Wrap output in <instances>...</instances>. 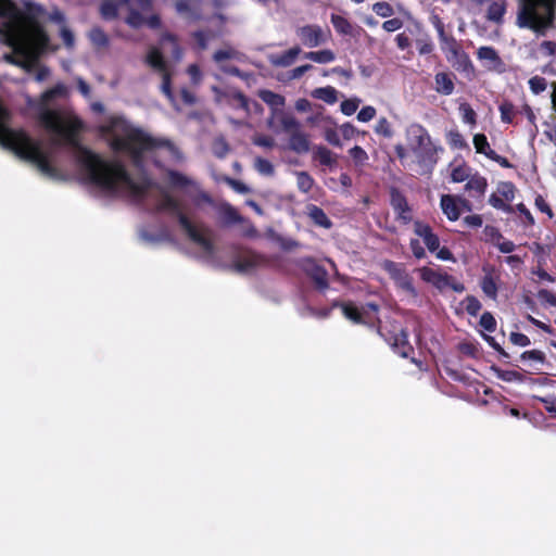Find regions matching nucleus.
I'll use <instances>...</instances> for the list:
<instances>
[{"label": "nucleus", "mask_w": 556, "mask_h": 556, "mask_svg": "<svg viewBox=\"0 0 556 556\" xmlns=\"http://www.w3.org/2000/svg\"><path fill=\"white\" fill-rule=\"evenodd\" d=\"M66 94L67 87L62 83L47 90L41 97L39 122L50 134L52 147L65 143L73 147L87 179L104 193L141 199L152 187L147 176L150 164L161 167L164 161L179 163L184 160L180 150L169 139L154 137L132 127L123 118L113 117L101 126V131L108 137L112 149L127 154L140 170L139 177L132 178L117 162L104 161L76 142L75 136L81 127L77 116L68 110L48 106L53 98Z\"/></svg>", "instance_id": "obj_1"}, {"label": "nucleus", "mask_w": 556, "mask_h": 556, "mask_svg": "<svg viewBox=\"0 0 556 556\" xmlns=\"http://www.w3.org/2000/svg\"><path fill=\"white\" fill-rule=\"evenodd\" d=\"M167 177L173 187L184 191L185 198L179 200L167 192H162L156 203L157 210L177 217L179 226L199 248L203 256L211 257L214 254L212 231L191 219L195 210L212 204L211 197L200 188L195 180L179 172L169 170Z\"/></svg>", "instance_id": "obj_2"}, {"label": "nucleus", "mask_w": 556, "mask_h": 556, "mask_svg": "<svg viewBox=\"0 0 556 556\" xmlns=\"http://www.w3.org/2000/svg\"><path fill=\"white\" fill-rule=\"evenodd\" d=\"M0 17L18 62L24 67L33 66L47 47V35L11 0H0Z\"/></svg>", "instance_id": "obj_3"}, {"label": "nucleus", "mask_w": 556, "mask_h": 556, "mask_svg": "<svg viewBox=\"0 0 556 556\" xmlns=\"http://www.w3.org/2000/svg\"><path fill=\"white\" fill-rule=\"evenodd\" d=\"M556 12L554 0H519L516 25L545 36L554 26Z\"/></svg>", "instance_id": "obj_4"}, {"label": "nucleus", "mask_w": 556, "mask_h": 556, "mask_svg": "<svg viewBox=\"0 0 556 556\" xmlns=\"http://www.w3.org/2000/svg\"><path fill=\"white\" fill-rule=\"evenodd\" d=\"M405 138L408 150L415 155L419 164H434L437 162L439 148L422 125L417 123L408 125L405 129Z\"/></svg>", "instance_id": "obj_5"}, {"label": "nucleus", "mask_w": 556, "mask_h": 556, "mask_svg": "<svg viewBox=\"0 0 556 556\" xmlns=\"http://www.w3.org/2000/svg\"><path fill=\"white\" fill-rule=\"evenodd\" d=\"M118 5H125L127 8L128 15L125 22L132 28H139L143 25L157 28L161 25L157 15H148L152 8L151 0H118Z\"/></svg>", "instance_id": "obj_6"}, {"label": "nucleus", "mask_w": 556, "mask_h": 556, "mask_svg": "<svg viewBox=\"0 0 556 556\" xmlns=\"http://www.w3.org/2000/svg\"><path fill=\"white\" fill-rule=\"evenodd\" d=\"M420 278L431 283L433 287H435L440 291H444L445 289L450 288L455 292L462 293L465 291V286L462 282H458L454 279L451 275L435 270L430 267H422L419 269Z\"/></svg>", "instance_id": "obj_7"}, {"label": "nucleus", "mask_w": 556, "mask_h": 556, "mask_svg": "<svg viewBox=\"0 0 556 556\" xmlns=\"http://www.w3.org/2000/svg\"><path fill=\"white\" fill-rule=\"evenodd\" d=\"M146 62L162 76L161 90L167 99L175 104L170 89V76L162 52L157 48H151L147 54Z\"/></svg>", "instance_id": "obj_8"}, {"label": "nucleus", "mask_w": 556, "mask_h": 556, "mask_svg": "<svg viewBox=\"0 0 556 556\" xmlns=\"http://www.w3.org/2000/svg\"><path fill=\"white\" fill-rule=\"evenodd\" d=\"M295 34L300 41L307 48H316L328 41L330 31L319 25H305L296 28Z\"/></svg>", "instance_id": "obj_9"}, {"label": "nucleus", "mask_w": 556, "mask_h": 556, "mask_svg": "<svg viewBox=\"0 0 556 556\" xmlns=\"http://www.w3.org/2000/svg\"><path fill=\"white\" fill-rule=\"evenodd\" d=\"M384 270L391 276V278L395 281L396 286L408 293L413 298H417L418 293L413 286L412 277L406 273V270L399 264L392 261H386L383 263Z\"/></svg>", "instance_id": "obj_10"}, {"label": "nucleus", "mask_w": 556, "mask_h": 556, "mask_svg": "<svg viewBox=\"0 0 556 556\" xmlns=\"http://www.w3.org/2000/svg\"><path fill=\"white\" fill-rule=\"evenodd\" d=\"M477 58L483 62V66L488 71L502 73L505 68L503 60L493 47H480L477 51Z\"/></svg>", "instance_id": "obj_11"}, {"label": "nucleus", "mask_w": 556, "mask_h": 556, "mask_svg": "<svg viewBox=\"0 0 556 556\" xmlns=\"http://www.w3.org/2000/svg\"><path fill=\"white\" fill-rule=\"evenodd\" d=\"M288 149L298 154H305L311 150L309 137L301 127L289 134Z\"/></svg>", "instance_id": "obj_12"}, {"label": "nucleus", "mask_w": 556, "mask_h": 556, "mask_svg": "<svg viewBox=\"0 0 556 556\" xmlns=\"http://www.w3.org/2000/svg\"><path fill=\"white\" fill-rule=\"evenodd\" d=\"M212 91L215 93V101L218 103L225 101L241 109H247L248 106L247 98L239 91L230 90L225 92L215 86L212 87Z\"/></svg>", "instance_id": "obj_13"}, {"label": "nucleus", "mask_w": 556, "mask_h": 556, "mask_svg": "<svg viewBox=\"0 0 556 556\" xmlns=\"http://www.w3.org/2000/svg\"><path fill=\"white\" fill-rule=\"evenodd\" d=\"M415 233L422 238L425 244L427 245L430 252H434L440 247V240L437 235H434L431 228L421 222H415L414 224Z\"/></svg>", "instance_id": "obj_14"}, {"label": "nucleus", "mask_w": 556, "mask_h": 556, "mask_svg": "<svg viewBox=\"0 0 556 556\" xmlns=\"http://www.w3.org/2000/svg\"><path fill=\"white\" fill-rule=\"evenodd\" d=\"M301 51L302 50L299 46H294L282 53L270 54L268 56V60L270 64L274 66L289 67L295 62Z\"/></svg>", "instance_id": "obj_15"}, {"label": "nucleus", "mask_w": 556, "mask_h": 556, "mask_svg": "<svg viewBox=\"0 0 556 556\" xmlns=\"http://www.w3.org/2000/svg\"><path fill=\"white\" fill-rule=\"evenodd\" d=\"M391 204L394 211L397 213L399 218H401L404 223H409L412 220L410 210L407 201L405 197L397 190H392L391 192Z\"/></svg>", "instance_id": "obj_16"}, {"label": "nucleus", "mask_w": 556, "mask_h": 556, "mask_svg": "<svg viewBox=\"0 0 556 556\" xmlns=\"http://www.w3.org/2000/svg\"><path fill=\"white\" fill-rule=\"evenodd\" d=\"M446 60L452 64V66L464 73H468L472 71V64L468 56V54L462 49H457L454 53H451L446 56Z\"/></svg>", "instance_id": "obj_17"}, {"label": "nucleus", "mask_w": 556, "mask_h": 556, "mask_svg": "<svg viewBox=\"0 0 556 556\" xmlns=\"http://www.w3.org/2000/svg\"><path fill=\"white\" fill-rule=\"evenodd\" d=\"M313 159L318 161L320 165L332 169L338 164V156L324 146H316L313 149Z\"/></svg>", "instance_id": "obj_18"}, {"label": "nucleus", "mask_w": 556, "mask_h": 556, "mask_svg": "<svg viewBox=\"0 0 556 556\" xmlns=\"http://www.w3.org/2000/svg\"><path fill=\"white\" fill-rule=\"evenodd\" d=\"M454 75L445 72L437 73L434 76V89L438 93L450 96L454 91Z\"/></svg>", "instance_id": "obj_19"}, {"label": "nucleus", "mask_w": 556, "mask_h": 556, "mask_svg": "<svg viewBox=\"0 0 556 556\" xmlns=\"http://www.w3.org/2000/svg\"><path fill=\"white\" fill-rule=\"evenodd\" d=\"M443 213L450 220H457L460 216V207L457 203V197L443 194L440 202Z\"/></svg>", "instance_id": "obj_20"}, {"label": "nucleus", "mask_w": 556, "mask_h": 556, "mask_svg": "<svg viewBox=\"0 0 556 556\" xmlns=\"http://www.w3.org/2000/svg\"><path fill=\"white\" fill-rule=\"evenodd\" d=\"M306 213L309 219L316 226L325 229H330L332 227V222L319 206L315 204H308L306 206Z\"/></svg>", "instance_id": "obj_21"}, {"label": "nucleus", "mask_w": 556, "mask_h": 556, "mask_svg": "<svg viewBox=\"0 0 556 556\" xmlns=\"http://www.w3.org/2000/svg\"><path fill=\"white\" fill-rule=\"evenodd\" d=\"M486 187V179L479 174H473L465 185L466 191L477 198H482L484 195Z\"/></svg>", "instance_id": "obj_22"}, {"label": "nucleus", "mask_w": 556, "mask_h": 556, "mask_svg": "<svg viewBox=\"0 0 556 556\" xmlns=\"http://www.w3.org/2000/svg\"><path fill=\"white\" fill-rule=\"evenodd\" d=\"M506 0H492L486 10V18L490 22L501 24L506 13Z\"/></svg>", "instance_id": "obj_23"}, {"label": "nucleus", "mask_w": 556, "mask_h": 556, "mask_svg": "<svg viewBox=\"0 0 556 556\" xmlns=\"http://www.w3.org/2000/svg\"><path fill=\"white\" fill-rule=\"evenodd\" d=\"M176 11L188 17L198 18L200 11V0H176Z\"/></svg>", "instance_id": "obj_24"}, {"label": "nucleus", "mask_w": 556, "mask_h": 556, "mask_svg": "<svg viewBox=\"0 0 556 556\" xmlns=\"http://www.w3.org/2000/svg\"><path fill=\"white\" fill-rule=\"evenodd\" d=\"M473 146L478 153H482L490 160L500 162V155L490 148L488 139L483 134H477L473 137Z\"/></svg>", "instance_id": "obj_25"}, {"label": "nucleus", "mask_w": 556, "mask_h": 556, "mask_svg": "<svg viewBox=\"0 0 556 556\" xmlns=\"http://www.w3.org/2000/svg\"><path fill=\"white\" fill-rule=\"evenodd\" d=\"M242 58L243 54L230 46H225L213 54V60L219 65V67L225 65V61L227 60L240 61Z\"/></svg>", "instance_id": "obj_26"}, {"label": "nucleus", "mask_w": 556, "mask_h": 556, "mask_svg": "<svg viewBox=\"0 0 556 556\" xmlns=\"http://www.w3.org/2000/svg\"><path fill=\"white\" fill-rule=\"evenodd\" d=\"M520 359L534 369L541 370V366L545 363V354L540 350L526 351L520 355Z\"/></svg>", "instance_id": "obj_27"}, {"label": "nucleus", "mask_w": 556, "mask_h": 556, "mask_svg": "<svg viewBox=\"0 0 556 556\" xmlns=\"http://www.w3.org/2000/svg\"><path fill=\"white\" fill-rule=\"evenodd\" d=\"M338 90L331 86L316 88L312 96L315 99L321 100L328 104H333L338 101Z\"/></svg>", "instance_id": "obj_28"}, {"label": "nucleus", "mask_w": 556, "mask_h": 556, "mask_svg": "<svg viewBox=\"0 0 556 556\" xmlns=\"http://www.w3.org/2000/svg\"><path fill=\"white\" fill-rule=\"evenodd\" d=\"M307 271L319 288L325 289L328 287L327 271L324 268L309 262Z\"/></svg>", "instance_id": "obj_29"}, {"label": "nucleus", "mask_w": 556, "mask_h": 556, "mask_svg": "<svg viewBox=\"0 0 556 556\" xmlns=\"http://www.w3.org/2000/svg\"><path fill=\"white\" fill-rule=\"evenodd\" d=\"M304 58L318 64H327L334 61V53L329 50L309 51L304 54Z\"/></svg>", "instance_id": "obj_30"}, {"label": "nucleus", "mask_w": 556, "mask_h": 556, "mask_svg": "<svg viewBox=\"0 0 556 556\" xmlns=\"http://www.w3.org/2000/svg\"><path fill=\"white\" fill-rule=\"evenodd\" d=\"M440 41H441V49L445 56L450 55L451 53H454L457 49L460 48V46L457 43V41L452 38L447 37L444 33L443 26L438 27Z\"/></svg>", "instance_id": "obj_31"}, {"label": "nucleus", "mask_w": 556, "mask_h": 556, "mask_svg": "<svg viewBox=\"0 0 556 556\" xmlns=\"http://www.w3.org/2000/svg\"><path fill=\"white\" fill-rule=\"evenodd\" d=\"M260 98L273 110H277L285 105V98L281 94L275 93L270 90H261L258 92Z\"/></svg>", "instance_id": "obj_32"}, {"label": "nucleus", "mask_w": 556, "mask_h": 556, "mask_svg": "<svg viewBox=\"0 0 556 556\" xmlns=\"http://www.w3.org/2000/svg\"><path fill=\"white\" fill-rule=\"evenodd\" d=\"M331 23L339 34L353 35L354 26L345 17L338 14H332Z\"/></svg>", "instance_id": "obj_33"}, {"label": "nucleus", "mask_w": 556, "mask_h": 556, "mask_svg": "<svg viewBox=\"0 0 556 556\" xmlns=\"http://www.w3.org/2000/svg\"><path fill=\"white\" fill-rule=\"evenodd\" d=\"M161 46L165 52L172 53L173 58L176 60L181 58V51L178 47V43L176 42V39L172 35H164L161 40Z\"/></svg>", "instance_id": "obj_34"}, {"label": "nucleus", "mask_w": 556, "mask_h": 556, "mask_svg": "<svg viewBox=\"0 0 556 556\" xmlns=\"http://www.w3.org/2000/svg\"><path fill=\"white\" fill-rule=\"evenodd\" d=\"M296 185L300 191L307 193L314 186V179L307 172H295Z\"/></svg>", "instance_id": "obj_35"}, {"label": "nucleus", "mask_w": 556, "mask_h": 556, "mask_svg": "<svg viewBox=\"0 0 556 556\" xmlns=\"http://www.w3.org/2000/svg\"><path fill=\"white\" fill-rule=\"evenodd\" d=\"M515 186L509 181H502L497 185L496 193L500 194L506 202H511L515 198Z\"/></svg>", "instance_id": "obj_36"}, {"label": "nucleus", "mask_w": 556, "mask_h": 556, "mask_svg": "<svg viewBox=\"0 0 556 556\" xmlns=\"http://www.w3.org/2000/svg\"><path fill=\"white\" fill-rule=\"evenodd\" d=\"M279 121L282 126V129L288 134H291L292 131H294L301 127L300 122L294 116H292L290 114L281 113Z\"/></svg>", "instance_id": "obj_37"}, {"label": "nucleus", "mask_w": 556, "mask_h": 556, "mask_svg": "<svg viewBox=\"0 0 556 556\" xmlns=\"http://www.w3.org/2000/svg\"><path fill=\"white\" fill-rule=\"evenodd\" d=\"M494 372L496 377L506 382H522L523 376L515 370H502L498 368H494Z\"/></svg>", "instance_id": "obj_38"}, {"label": "nucleus", "mask_w": 556, "mask_h": 556, "mask_svg": "<svg viewBox=\"0 0 556 556\" xmlns=\"http://www.w3.org/2000/svg\"><path fill=\"white\" fill-rule=\"evenodd\" d=\"M254 168L263 176H273L275 173L274 165L266 159L255 157Z\"/></svg>", "instance_id": "obj_39"}, {"label": "nucleus", "mask_w": 556, "mask_h": 556, "mask_svg": "<svg viewBox=\"0 0 556 556\" xmlns=\"http://www.w3.org/2000/svg\"><path fill=\"white\" fill-rule=\"evenodd\" d=\"M470 168L466 165H459L452 169L451 179L453 182H464L471 177Z\"/></svg>", "instance_id": "obj_40"}, {"label": "nucleus", "mask_w": 556, "mask_h": 556, "mask_svg": "<svg viewBox=\"0 0 556 556\" xmlns=\"http://www.w3.org/2000/svg\"><path fill=\"white\" fill-rule=\"evenodd\" d=\"M394 348L402 357L409 355L412 346L408 344L406 332L402 331L400 337L395 339Z\"/></svg>", "instance_id": "obj_41"}, {"label": "nucleus", "mask_w": 556, "mask_h": 556, "mask_svg": "<svg viewBox=\"0 0 556 556\" xmlns=\"http://www.w3.org/2000/svg\"><path fill=\"white\" fill-rule=\"evenodd\" d=\"M481 289L491 299H495L497 295V286L492 276L486 275L481 281Z\"/></svg>", "instance_id": "obj_42"}, {"label": "nucleus", "mask_w": 556, "mask_h": 556, "mask_svg": "<svg viewBox=\"0 0 556 556\" xmlns=\"http://www.w3.org/2000/svg\"><path fill=\"white\" fill-rule=\"evenodd\" d=\"M91 42L97 47H106L109 38L105 33L100 28H92L89 33Z\"/></svg>", "instance_id": "obj_43"}, {"label": "nucleus", "mask_w": 556, "mask_h": 556, "mask_svg": "<svg viewBox=\"0 0 556 556\" xmlns=\"http://www.w3.org/2000/svg\"><path fill=\"white\" fill-rule=\"evenodd\" d=\"M361 102L362 100L358 98L346 99L341 102V112L346 116H351L357 111Z\"/></svg>", "instance_id": "obj_44"}, {"label": "nucleus", "mask_w": 556, "mask_h": 556, "mask_svg": "<svg viewBox=\"0 0 556 556\" xmlns=\"http://www.w3.org/2000/svg\"><path fill=\"white\" fill-rule=\"evenodd\" d=\"M375 132L377 135L383 136L384 138H391L393 136L391 124L386 117H380L378 119L375 126Z\"/></svg>", "instance_id": "obj_45"}, {"label": "nucleus", "mask_w": 556, "mask_h": 556, "mask_svg": "<svg viewBox=\"0 0 556 556\" xmlns=\"http://www.w3.org/2000/svg\"><path fill=\"white\" fill-rule=\"evenodd\" d=\"M342 313L343 315L349 318L350 320L354 323H362L363 321V313L355 306L351 304H344L342 305Z\"/></svg>", "instance_id": "obj_46"}, {"label": "nucleus", "mask_w": 556, "mask_h": 556, "mask_svg": "<svg viewBox=\"0 0 556 556\" xmlns=\"http://www.w3.org/2000/svg\"><path fill=\"white\" fill-rule=\"evenodd\" d=\"M489 203L496 210L504 211L506 213L511 212V207L506 203V201L496 192L492 193L489 198Z\"/></svg>", "instance_id": "obj_47"}, {"label": "nucleus", "mask_w": 556, "mask_h": 556, "mask_svg": "<svg viewBox=\"0 0 556 556\" xmlns=\"http://www.w3.org/2000/svg\"><path fill=\"white\" fill-rule=\"evenodd\" d=\"M529 87L533 93L539 94L546 89L547 83L544 77L534 76L529 79Z\"/></svg>", "instance_id": "obj_48"}, {"label": "nucleus", "mask_w": 556, "mask_h": 556, "mask_svg": "<svg viewBox=\"0 0 556 556\" xmlns=\"http://www.w3.org/2000/svg\"><path fill=\"white\" fill-rule=\"evenodd\" d=\"M465 307L469 315L476 316L481 309V303L477 298L468 295L465 299Z\"/></svg>", "instance_id": "obj_49"}, {"label": "nucleus", "mask_w": 556, "mask_h": 556, "mask_svg": "<svg viewBox=\"0 0 556 556\" xmlns=\"http://www.w3.org/2000/svg\"><path fill=\"white\" fill-rule=\"evenodd\" d=\"M372 11L381 17H389L394 13L393 8L388 2L383 1L375 3Z\"/></svg>", "instance_id": "obj_50"}, {"label": "nucleus", "mask_w": 556, "mask_h": 556, "mask_svg": "<svg viewBox=\"0 0 556 556\" xmlns=\"http://www.w3.org/2000/svg\"><path fill=\"white\" fill-rule=\"evenodd\" d=\"M212 149L214 154L218 157H224L229 151V147L224 138H216Z\"/></svg>", "instance_id": "obj_51"}, {"label": "nucleus", "mask_w": 556, "mask_h": 556, "mask_svg": "<svg viewBox=\"0 0 556 556\" xmlns=\"http://www.w3.org/2000/svg\"><path fill=\"white\" fill-rule=\"evenodd\" d=\"M480 326L486 331L493 332L496 328V320L491 313L485 312L480 318Z\"/></svg>", "instance_id": "obj_52"}, {"label": "nucleus", "mask_w": 556, "mask_h": 556, "mask_svg": "<svg viewBox=\"0 0 556 556\" xmlns=\"http://www.w3.org/2000/svg\"><path fill=\"white\" fill-rule=\"evenodd\" d=\"M117 11H118V5L113 2L106 1V2L102 3V5H101V14L106 20L116 17Z\"/></svg>", "instance_id": "obj_53"}, {"label": "nucleus", "mask_w": 556, "mask_h": 556, "mask_svg": "<svg viewBox=\"0 0 556 556\" xmlns=\"http://www.w3.org/2000/svg\"><path fill=\"white\" fill-rule=\"evenodd\" d=\"M501 118L505 123H511L515 114L514 105L509 102H503L500 105Z\"/></svg>", "instance_id": "obj_54"}, {"label": "nucleus", "mask_w": 556, "mask_h": 556, "mask_svg": "<svg viewBox=\"0 0 556 556\" xmlns=\"http://www.w3.org/2000/svg\"><path fill=\"white\" fill-rule=\"evenodd\" d=\"M416 46L420 54H429L433 51V43L428 36L418 38Z\"/></svg>", "instance_id": "obj_55"}, {"label": "nucleus", "mask_w": 556, "mask_h": 556, "mask_svg": "<svg viewBox=\"0 0 556 556\" xmlns=\"http://www.w3.org/2000/svg\"><path fill=\"white\" fill-rule=\"evenodd\" d=\"M377 114V111L374 106L367 105L362 108V110L357 113V121L362 123H367L371 121Z\"/></svg>", "instance_id": "obj_56"}, {"label": "nucleus", "mask_w": 556, "mask_h": 556, "mask_svg": "<svg viewBox=\"0 0 556 556\" xmlns=\"http://www.w3.org/2000/svg\"><path fill=\"white\" fill-rule=\"evenodd\" d=\"M257 264V260L255 255H248L244 260L238 261L236 264V268L239 271H248L253 268Z\"/></svg>", "instance_id": "obj_57"}, {"label": "nucleus", "mask_w": 556, "mask_h": 556, "mask_svg": "<svg viewBox=\"0 0 556 556\" xmlns=\"http://www.w3.org/2000/svg\"><path fill=\"white\" fill-rule=\"evenodd\" d=\"M448 143L456 149H462L466 147V142L463 136L457 131H451L447 135Z\"/></svg>", "instance_id": "obj_58"}, {"label": "nucleus", "mask_w": 556, "mask_h": 556, "mask_svg": "<svg viewBox=\"0 0 556 556\" xmlns=\"http://www.w3.org/2000/svg\"><path fill=\"white\" fill-rule=\"evenodd\" d=\"M350 155L359 164H363L368 159L366 151L358 146H355L350 150Z\"/></svg>", "instance_id": "obj_59"}, {"label": "nucleus", "mask_w": 556, "mask_h": 556, "mask_svg": "<svg viewBox=\"0 0 556 556\" xmlns=\"http://www.w3.org/2000/svg\"><path fill=\"white\" fill-rule=\"evenodd\" d=\"M325 139L334 147H342L339 132L336 129L329 128L325 131Z\"/></svg>", "instance_id": "obj_60"}, {"label": "nucleus", "mask_w": 556, "mask_h": 556, "mask_svg": "<svg viewBox=\"0 0 556 556\" xmlns=\"http://www.w3.org/2000/svg\"><path fill=\"white\" fill-rule=\"evenodd\" d=\"M223 215H224V218L227 223H237L240 220V215L238 214V212L231 207V206H225L223 208Z\"/></svg>", "instance_id": "obj_61"}, {"label": "nucleus", "mask_w": 556, "mask_h": 556, "mask_svg": "<svg viewBox=\"0 0 556 556\" xmlns=\"http://www.w3.org/2000/svg\"><path fill=\"white\" fill-rule=\"evenodd\" d=\"M538 296L542 302L547 303L551 306H556V295L551 291L542 289L538 292Z\"/></svg>", "instance_id": "obj_62"}, {"label": "nucleus", "mask_w": 556, "mask_h": 556, "mask_svg": "<svg viewBox=\"0 0 556 556\" xmlns=\"http://www.w3.org/2000/svg\"><path fill=\"white\" fill-rule=\"evenodd\" d=\"M510 341L515 345H519V346H527L530 344V339L526 334L518 333V332L510 333Z\"/></svg>", "instance_id": "obj_63"}, {"label": "nucleus", "mask_w": 556, "mask_h": 556, "mask_svg": "<svg viewBox=\"0 0 556 556\" xmlns=\"http://www.w3.org/2000/svg\"><path fill=\"white\" fill-rule=\"evenodd\" d=\"M402 26L403 22L400 18H391L382 24V28L389 33L399 30Z\"/></svg>", "instance_id": "obj_64"}]
</instances>
